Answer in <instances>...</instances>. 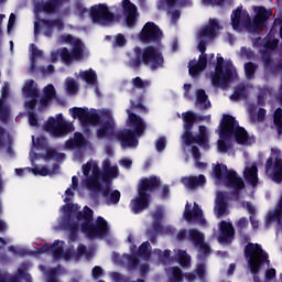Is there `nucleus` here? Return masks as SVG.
<instances>
[{
	"label": "nucleus",
	"mask_w": 282,
	"mask_h": 282,
	"mask_svg": "<svg viewBox=\"0 0 282 282\" xmlns=\"http://www.w3.org/2000/svg\"><path fill=\"white\" fill-rule=\"evenodd\" d=\"M28 173H32V169H15V175H18V177H23V175H28Z\"/></svg>",
	"instance_id": "obj_54"
},
{
	"label": "nucleus",
	"mask_w": 282,
	"mask_h": 282,
	"mask_svg": "<svg viewBox=\"0 0 282 282\" xmlns=\"http://www.w3.org/2000/svg\"><path fill=\"white\" fill-rule=\"evenodd\" d=\"M84 140L85 139L83 138V134L79 132H76L74 134V140L70 139V140L66 141L65 148L74 149V147H80L83 144Z\"/></svg>",
	"instance_id": "obj_39"
},
{
	"label": "nucleus",
	"mask_w": 282,
	"mask_h": 282,
	"mask_svg": "<svg viewBox=\"0 0 282 282\" xmlns=\"http://www.w3.org/2000/svg\"><path fill=\"white\" fill-rule=\"evenodd\" d=\"M90 17L94 23H99L101 25H107L113 21V14L109 12L107 4H96L90 9Z\"/></svg>",
	"instance_id": "obj_13"
},
{
	"label": "nucleus",
	"mask_w": 282,
	"mask_h": 282,
	"mask_svg": "<svg viewBox=\"0 0 282 282\" xmlns=\"http://www.w3.org/2000/svg\"><path fill=\"white\" fill-rule=\"evenodd\" d=\"M44 130L52 134L53 138H65L67 133L74 131V123L63 119V113H58L54 117L48 118L44 126Z\"/></svg>",
	"instance_id": "obj_11"
},
{
	"label": "nucleus",
	"mask_w": 282,
	"mask_h": 282,
	"mask_svg": "<svg viewBox=\"0 0 282 282\" xmlns=\"http://www.w3.org/2000/svg\"><path fill=\"white\" fill-rule=\"evenodd\" d=\"M58 169V165H55L52 170L42 166V167H34L31 169V173H33V175H41L42 177H45L47 175H54V173H56V170Z\"/></svg>",
	"instance_id": "obj_34"
},
{
	"label": "nucleus",
	"mask_w": 282,
	"mask_h": 282,
	"mask_svg": "<svg viewBox=\"0 0 282 282\" xmlns=\"http://www.w3.org/2000/svg\"><path fill=\"white\" fill-rule=\"evenodd\" d=\"M248 227V218H240L237 223V228H239L240 230H242V228H247Z\"/></svg>",
	"instance_id": "obj_58"
},
{
	"label": "nucleus",
	"mask_w": 282,
	"mask_h": 282,
	"mask_svg": "<svg viewBox=\"0 0 282 282\" xmlns=\"http://www.w3.org/2000/svg\"><path fill=\"white\" fill-rule=\"evenodd\" d=\"M274 124L278 129V133H282V109L278 108L274 112Z\"/></svg>",
	"instance_id": "obj_45"
},
{
	"label": "nucleus",
	"mask_w": 282,
	"mask_h": 282,
	"mask_svg": "<svg viewBox=\"0 0 282 282\" xmlns=\"http://www.w3.org/2000/svg\"><path fill=\"white\" fill-rule=\"evenodd\" d=\"M120 164L123 166V169H131V166L133 165V161H131L130 159H122L120 161Z\"/></svg>",
	"instance_id": "obj_59"
},
{
	"label": "nucleus",
	"mask_w": 282,
	"mask_h": 282,
	"mask_svg": "<svg viewBox=\"0 0 282 282\" xmlns=\"http://www.w3.org/2000/svg\"><path fill=\"white\" fill-rule=\"evenodd\" d=\"M196 274L202 280L206 279V265L198 264L197 268H196Z\"/></svg>",
	"instance_id": "obj_51"
},
{
	"label": "nucleus",
	"mask_w": 282,
	"mask_h": 282,
	"mask_svg": "<svg viewBox=\"0 0 282 282\" xmlns=\"http://www.w3.org/2000/svg\"><path fill=\"white\" fill-rule=\"evenodd\" d=\"M50 251L54 257L58 258L61 254H63V241H55L50 248Z\"/></svg>",
	"instance_id": "obj_43"
},
{
	"label": "nucleus",
	"mask_w": 282,
	"mask_h": 282,
	"mask_svg": "<svg viewBox=\"0 0 282 282\" xmlns=\"http://www.w3.org/2000/svg\"><path fill=\"white\" fill-rule=\"evenodd\" d=\"M182 183L184 184V186H186V188H189V189L197 188L206 184V176L198 175V176L184 177L182 178Z\"/></svg>",
	"instance_id": "obj_26"
},
{
	"label": "nucleus",
	"mask_w": 282,
	"mask_h": 282,
	"mask_svg": "<svg viewBox=\"0 0 282 282\" xmlns=\"http://www.w3.org/2000/svg\"><path fill=\"white\" fill-rule=\"evenodd\" d=\"M279 45V40L273 39L271 42L267 44L268 50H274Z\"/></svg>",
	"instance_id": "obj_63"
},
{
	"label": "nucleus",
	"mask_w": 282,
	"mask_h": 282,
	"mask_svg": "<svg viewBox=\"0 0 282 282\" xmlns=\"http://www.w3.org/2000/svg\"><path fill=\"white\" fill-rule=\"evenodd\" d=\"M265 175L270 177L273 182H282V159L281 151L278 149H271V155L267 160L264 165Z\"/></svg>",
	"instance_id": "obj_12"
},
{
	"label": "nucleus",
	"mask_w": 282,
	"mask_h": 282,
	"mask_svg": "<svg viewBox=\"0 0 282 282\" xmlns=\"http://www.w3.org/2000/svg\"><path fill=\"white\" fill-rule=\"evenodd\" d=\"M235 78H237V69L232 66V62H225L224 57L217 55L215 72L210 75L212 85L214 87H225Z\"/></svg>",
	"instance_id": "obj_7"
},
{
	"label": "nucleus",
	"mask_w": 282,
	"mask_h": 282,
	"mask_svg": "<svg viewBox=\"0 0 282 282\" xmlns=\"http://www.w3.org/2000/svg\"><path fill=\"white\" fill-rule=\"evenodd\" d=\"M166 149V138L161 137L156 140V151L162 152Z\"/></svg>",
	"instance_id": "obj_50"
},
{
	"label": "nucleus",
	"mask_w": 282,
	"mask_h": 282,
	"mask_svg": "<svg viewBox=\"0 0 282 282\" xmlns=\"http://www.w3.org/2000/svg\"><path fill=\"white\" fill-rule=\"evenodd\" d=\"M69 113L74 120L78 118L84 124H100L102 126L97 130V138L99 140H109L110 142H120L122 149H133L138 147V137L143 135L147 131V123L140 118V116L127 110L128 119L126 124L128 129L122 132H116V121L113 120V113L109 109H104L99 112H89L83 108H72Z\"/></svg>",
	"instance_id": "obj_1"
},
{
	"label": "nucleus",
	"mask_w": 282,
	"mask_h": 282,
	"mask_svg": "<svg viewBox=\"0 0 282 282\" xmlns=\"http://www.w3.org/2000/svg\"><path fill=\"white\" fill-rule=\"evenodd\" d=\"M154 252L159 254V258L161 259V261H164V259H169V257H171V251H164L163 253H161L160 250H156Z\"/></svg>",
	"instance_id": "obj_60"
},
{
	"label": "nucleus",
	"mask_w": 282,
	"mask_h": 282,
	"mask_svg": "<svg viewBox=\"0 0 282 282\" xmlns=\"http://www.w3.org/2000/svg\"><path fill=\"white\" fill-rule=\"evenodd\" d=\"M213 173L217 184H225V186H228L229 188H235V191L246 188L243 178L239 177L237 175V172L228 170L225 164L217 163L216 165H214Z\"/></svg>",
	"instance_id": "obj_9"
},
{
	"label": "nucleus",
	"mask_w": 282,
	"mask_h": 282,
	"mask_svg": "<svg viewBox=\"0 0 282 282\" xmlns=\"http://www.w3.org/2000/svg\"><path fill=\"white\" fill-rule=\"evenodd\" d=\"M250 21V14L247 11H242L241 8H238L237 11H234L231 14V25L234 30L239 29V23H246Z\"/></svg>",
	"instance_id": "obj_25"
},
{
	"label": "nucleus",
	"mask_w": 282,
	"mask_h": 282,
	"mask_svg": "<svg viewBox=\"0 0 282 282\" xmlns=\"http://www.w3.org/2000/svg\"><path fill=\"white\" fill-rule=\"evenodd\" d=\"M79 78H82V80H85V83H87L88 85H96V83H98V76L96 75V72H94V69L79 72Z\"/></svg>",
	"instance_id": "obj_30"
},
{
	"label": "nucleus",
	"mask_w": 282,
	"mask_h": 282,
	"mask_svg": "<svg viewBox=\"0 0 282 282\" xmlns=\"http://www.w3.org/2000/svg\"><path fill=\"white\" fill-rule=\"evenodd\" d=\"M52 100H56V89L54 85L48 84L43 89V96L40 99V108L43 109V107H47L48 102H52Z\"/></svg>",
	"instance_id": "obj_24"
},
{
	"label": "nucleus",
	"mask_w": 282,
	"mask_h": 282,
	"mask_svg": "<svg viewBox=\"0 0 282 282\" xmlns=\"http://www.w3.org/2000/svg\"><path fill=\"white\" fill-rule=\"evenodd\" d=\"M101 274H102V268L95 267L93 269V276H94V279H98Z\"/></svg>",
	"instance_id": "obj_61"
},
{
	"label": "nucleus",
	"mask_w": 282,
	"mask_h": 282,
	"mask_svg": "<svg viewBox=\"0 0 282 282\" xmlns=\"http://www.w3.org/2000/svg\"><path fill=\"white\" fill-rule=\"evenodd\" d=\"M14 23H17V15L11 13L8 22V32H12V28H14Z\"/></svg>",
	"instance_id": "obj_52"
},
{
	"label": "nucleus",
	"mask_w": 282,
	"mask_h": 282,
	"mask_svg": "<svg viewBox=\"0 0 282 282\" xmlns=\"http://www.w3.org/2000/svg\"><path fill=\"white\" fill-rule=\"evenodd\" d=\"M160 186V178L152 176L150 178H143L139 185V196L132 200L133 213H142L149 208V194L147 191H153Z\"/></svg>",
	"instance_id": "obj_10"
},
{
	"label": "nucleus",
	"mask_w": 282,
	"mask_h": 282,
	"mask_svg": "<svg viewBox=\"0 0 282 282\" xmlns=\"http://www.w3.org/2000/svg\"><path fill=\"white\" fill-rule=\"evenodd\" d=\"M162 36V31L153 22H148L139 34V41L141 43H151Z\"/></svg>",
	"instance_id": "obj_15"
},
{
	"label": "nucleus",
	"mask_w": 282,
	"mask_h": 282,
	"mask_svg": "<svg viewBox=\"0 0 282 282\" xmlns=\"http://www.w3.org/2000/svg\"><path fill=\"white\" fill-rule=\"evenodd\" d=\"M184 276H185L186 281H188V282H193V281H195V279H197V275H195V273H193V272L185 273Z\"/></svg>",
	"instance_id": "obj_64"
},
{
	"label": "nucleus",
	"mask_w": 282,
	"mask_h": 282,
	"mask_svg": "<svg viewBox=\"0 0 282 282\" xmlns=\"http://www.w3.org/2000/svg\"><path fill=\"white\" fill-rule=\"evenodd\" d=\"M22 94L24 98H28L25 107L32 109L39 98V85L33 79H28L22 87Z\"/></svg>",
	"instance_id": "obj_14"
},
{
	"label": "nucleus",
	"mask_w": 282,
	"mask_h": 282,
	"mask_svg": "<svg viewBox=\"0 0 282 282\" xmlns=\"http://www.w3.org/2000/svg\"><path fill=\"white\" fill-rule=\"evenodd\" d=\"M245 257L248 261L250 272L257 274L261 270L262 265H270V259L268 252H265L259 243H248L245 247Z\"/></svg>",
	"instance_id": "obj_8"
},
{
	"label": "nucleus",
	"mask_w": 282,
	"mask_h": 282,
	"mask_svg": "<svg viewBox=\"0 0 282 282\" xmlns=\"http://www.w3.org/2000/svg\"><path fill=\"white\" fill-rule=\"evenodd\" d=\"M253 12L256 13L251 30H259L262 28L263 23L272 17V11H268L265 7H253Z\"/></svg>",
	"instance_id": "obj_19"
},
{
	"label": "nucleus",
	"mask_w": 282,
	"mask_h": 282,
	"mask_svg": "<svg viewBox=\"0 0 282 282\" xmlns=\"http://www.w3.org/2000/svg\"><path fill=\"white\" fill-rule=\"evenodd\" d=\"M195 142L203 149H208L209 139H208V129L205 126L198 127V134L195 137Z\"/></svg>",
	"instance_id": "obj_28"
},
{
	"label": "nucleus",
	"mask_w": 282,
	"mask_h": 282,
	"mask_svg": "<svg viewBox=\"0 0 282 282\" xmlns=\"http://www.w3.org/2000/svg\"><path fill=\"white\" fill-rule=\"evenodd\" d=\"M220 138H230L234 135L238 144L250 147L254 142V137L248 135L246 129L239 127L237 121L230 115H223V120L219 124Z\"/></svg>",
	"instance_id": "obj_5"
},
{
	"label": "nucleus",
	"mask_w": 282,
	"mask_h": 282,
	"mask_svg": "<svg viewBox=\"0 0 282 282\" xmlns=\"http://www.w3.org/2000/svg\"><path fill=\"white\" fill-rule=\"evenodd\" d=\"M250 119L251 122L257 124V122H263L265 120V109H259L258 112L256 113L254 110L250 109Z\"/></svg>",
	"instance_id": "obj_40"
},
{
	"label": "nucleus",
	"mask_w": 282,
	"mask_h": 282,
	"mask_svg": "<svg viewBox=\"0 0 282 282\" xmlns=\"http://www.w3.org/2000/svg\"><path fill=\"white\" fill-rule=\"evenodd\" d=\"M256 72H257V65L252 63L245 64V73L247 78H253Z\"/></svg>",
	"instance_id": "obj_47"
},
{
	"label": "nucleus",
	"mask_w": 282,
	"mask_h": 282,
	"mask_svg": "<svg viewBox=\"0 0 282 282\" xmlns=\"http://www.w3.org/2000/svg\"><path fill=\"white\" fill-rule=\"evenodd\" d=\"M8 91L9 87L3 86L1 90L2 98H0V116H8V113H10V108L6 106V98H8Z\"/></svg>",
	"instance_id": "obj_33"
},
{
	"label": "nucleus",
	"mask_w": 282,
	"mask_h": 282,
	"mask_svg": "<svg viewBox=\"0 0 282 282\" xmlns=\"http://www.w3.org/2000/svg\"><path fill=\"white\" fill-rule=\"evenodd\" d=\"M124 45H127V39L124 37V35L118 34L115 37V46L116 47H124Z\"/></svg>",
	"instance_id": "obj_49"
},
{
	"label": "nucleus",
	"mask_w": 282,
	"mask_h": 282,
	"mask_svg": "<svg viewBox=\"0 0 282 282\" xmlns=\"http://www.w3.org/2000/svg\"><path fill=\"white\" fill-rule=\"evenodd\" d=\"M29 124L31 127H37L39 124V120L36 119V116H34V113L32 112L29 113Z\"/></svg>",
	"instance_id": "obj_57"
},
{
	"label": "nucleus",
	"mask_w": 282,
	"mask_h": 282,
	"mask_svg": "<svg viewBox=\"0 0 282 282\" xmlns=\"http://www.w3.org/2000/svg\"><path fill=\"white\" fill-rule=\"evenodd\" d=\"M189 238L196 246H199L200 254H210V247L204 241V234L197 231V229H191Z\"/></svg>",
	"instance_id": "obj_21"
},
{
	"label": "nucleus",
	"mask_w": 282,
	"mask_h": 282,
	"mask_svg": "<svg viewBox=\"0 0 282 282\" xmlns=\"http://www.w3.org/2000/svg\"><path fill=\"white\" fill-rule=\"evenodd\" d=\"M30 51H31V54H32L31 61L33 63L31 65V72H34V69H35V67H34V58H39V56H43V51L39 50L36 47V45H34V44H31Z\"/></svg>",
	"instance_id": "obj_44"
},
{
	"label": "nucleus",
	"mask_w": 282,
	"mask_h": 282,
	"mask_svg": "<svg viewBox=\"0 0 282 282\" xmlns=\"http://www.w3.org/2000/svg\"><path fill=\"white\" fill-rule=\"evenodd\" d=\"M183 121H184V129L185 131H191L193 129V126L195 124V112L187 111L182 115Z\"/></svg>",
	"instance_id": "obj_31"
},
{
	"label": "nucleus",
	"mask_w": 282,
	"mask_h": 282,
	"mask_svg": "<svg viewBox=\"0 0 282 282\" xmlns=\"http://www.w3.org/2000/svg\"><path fill=\"white\" fill-rule=\"evenodd\" d=\"M219 235L218 241L219 243H232V239H235V227L231 221L221 220L218 224Z\"/></svg>",
	"instance_id": "obj_17"
},
{
	"label": "nucleus",
	"mask_w": 282,
	"mask_h": 282,
	"mask_svg": "<svg viewBox=\"0 0 282 282\" xmlns=\"http://www.w3.org/2000/svg\"><path fill=\"white\" fill-rule=\"evenodd\" d=\"M134 53L138 58L130 61V67H138L140 63L148 65L152 69L164 67V56H162V51L158 46H147L143 51L140 46H137L134 47Z\"/></svg>",
	"instance_id": "obj_6"
},
{
	"label": "nucleus",
	"mask_w": 282,
	"mask_h": 282,
	"mask_svg": "<svg viewBox=\"0 0 282 282\" xmlns=\"http://www.w3.org/2000/svg\"><path fill=\"white\" fill-rule=\"evenodd\" d=\"M182 140L186 147L193 144L195 141V138H193V133H191V130H185L184 134L182 135Z\"/></svg>",
	"instance_id": "obj_48"
},
{
	"label": "nucleus",
	"mask_w": 282,
	"mask_h": 282,
	"mask_svg": "<svg viewBox=\"0 0 282 282\" xmlns=\"http://www.w3.org/2000/svg\"><path fill=\"white\" fill-rule=\"evenodd\" d=\"M108 230L109 227L107 226V220H105L102 217H98L95 227L86 228L85 234L89 239H96V237H102V235H107Z\"/></svg>",
	"instance_id": "obj_18"
},
{
	"label": "nucleus",
	"mask_w": 282,
	"mask_h": 282,
	"mask_svg": "<svg viewBox=\"0 0 282 282\" xmlns=\"http://www.w3.org/2000/svg\"><path fill=\"white\" fill-rule=\"evenodd\" d=\"M218 151L219 153H227L228 147L226 145V142H224L223 139L218 140Z\"/></svg>",
	"instance_id": "obj_55"
},
{
	"label": "nucleus",
	"mask_w": 282,
	"mask_h": 282,
	"mask_svg": "<svg viewBox=\"0 0 282 282\" xmlns=\"http://www.w3.org/2000/svg\"><path fill=\"white\" fill-rule=\"evenodd\" d=\"M247 94H248V89L246 88V86L238 85L235 88L234 94L230 96V100H232L234 102H238V100H243V98H246Z\"/></svg>",
	"instance_id": "obj_32"
},
{
	"label": "nucleus",
	"mask_w": 282,
	"mask_h": 282,
	"mask_svg": "<svg viewBox=\"0 0 282 282\" xmlns=\"http://www.w3.org/2000/svg\"><path fill=\"white\" fill-rule=\"evenodd\" d=\"M131 85L134 89H149V87H151V82L149 79H142L141 77H135L131 80Z\"/></svg>",
	"instance_id": "obj_38"
},
{
	"label": "nucleus",
	"mask_w": 282,
	"mask_h": 282,
	"mask_svg": "<svg viewBox=\"0 0 282 282\" xmlns=\"http://www.w3.org/2000/svg\"><path fill=\"white\" fill-rule=\"evenodd\" d=\"M170 14L172 23H176L181 17L180 11H172Z\"/></svg>",
	"instance_id": "obj_62"
},
{
	"label": "nucleus",
	"mask_w": 282,
	"mask_h": 282,
	"mask_svg": "<svg viewBox=\"0 0 282 282\" xmlns=\"http://www.w3.org/2000/svg\"><path fill=\"white\" fill-rule=\"evenodd\" d=\"M243 177L246 182L250 184L254 188L257 184H259V170L254 164H247L243 170Z\"/></svg>",
	"instance_id": "obj_22"
},
{
	"label": "nucleus",
	"mask_w": 282,
	"mask_h": 282,
	"mask_svg": "<svg viewBox=\"0 0 282 282\" xmlns=\"http://www.w3.org/2000/svg\"><path fill=\"white\" fill-rule=\"evenodd\" d=\"M82 170L83 175L85 176V180L83 181L84 186L94 193H98V191H100L101 182L117 180V177L120 175L118 165H111V161H109V159H106L102 162V174H100V167L98 166V163L94 160H90L84 164Z\"/></svg>",
	"instance_id": "obj_2"
},
{
	"label": "nucleus",
	"mask_w": 282,
	"mask_h": 282,
	"mask_svg": "<svg viewBox=\"0 0 282 282\" xmlns=\"http://www.w3.org/2000/svg\"><path fill=\"white\" fill-rule=\"evenodd\" d=\"M150 250H151V243L143 242L139 248V254H141V257H144V259H149L151 257Z\"/></svg>",
	"instance_id": "obj_46"
},
{
	"label": "nucleus",
	"mask_w": 282,
	"mask_h": 282,
	"mask_svg": "<svg viewBox=\"0 0 282 282\" xmlns=\"http://www.w3.org/2000/svg\"><path fill=\"white\" fill-rule=\"evenodd\" d=\"M176 259L182 268H188V265H191V256H188L186 251L177 250Z\"/></svg>",
	"instance_id": "obj_37"
},
{
	"label": "nucleus",
	"mask_w": 282,
	"mask_h": 282,
	"mask_svg": "<svg viewBox=\"0 0 282 282\" xmlns=\"http://www.w3.org/2000/svg\"><path fill=\"white\" fill-rule=\"evenodd\" d=\"M196 107L198 109H210V100H208V95L204 89L196 90Z\"/></svg>",
	"instance_id": "obj_29"
},
{
	"label": "nucleus",
	"mask_w": 282,
	"mask_h": 282,
	"mask_svg": "<svg viewBox=\"0 0 282 282\" xmlns=\"http://www.w3.org/2000/svg\"><path fill=\"white\" fill-rule=\"evenodd\" d=\"M214 213L218 218L230 215V210H228V204H226V200H224V193L221 192L216 194Z\"/></svg>",
	"instance_id": "obj_23"
},
{
	"label": "nucleus",
	"mask_w": 282,
	"mask_h": 282,
	"mask_svg": "<svg viewBox=\"0 0 282 282\" xmlns=\"http://www.w3.org/2000/svg\"><path fill=\"white\" fill-rule=\"evenodd\" d=\"M166 274L170 282H182V270L180 268L169 269Z\"/></svg>",
	"instance_id": "obj_36"
},
{
	"label": "nucleus",
	"mask_w": 282,
	"mask_h": 282,
	"mask_svg": "<svg viewBox=\"0 0 282 282\" xmlns=\"http://www.w3.org/2000/svg\"><path fill=\"white\" fill-rule=\"evenodd\" d=\"M77 217L79 220L84 219V221H91L94 218V210L86 206L84 207V213H79Z\"/></svg>",
	"instance_id": "obj_42"
},
{
	"label": "nucleus",
	"mask_w": 282,
	"mask_h": 282,
	"mask_svg": "<svg viewBox=\"0 0 282 282\" xmlns=\"http://www.w3.org/2000/svg\"><path fill=\"white\" fill-rule=\"evenodd\" d=\"M121 7L123 10V17L126 19V25L133 28L138 22V7L131 2V0H122Z\"/></svg>",
	"instance_id": "obj_16"
},
{
	"label": "nucleus",
	"mask_w": 282,
	"mask_h": 282,
	"mask_svg": "<svg viewBox=\"0 0 282 282\" xmlns=\"http://www.w3.org/2000/svg\"><path fill=\"white\" fill-rule=\"evenodd\" d=\"M64 3H69V0H50L42 6V10L46 14H56Z\"/></svg>",
	"instance_id": "obj_27"
},
{
	"label": "nucleus",
	"mask_w": 282,
	"mask_h": 282,
	"mask_svg": "<svg viewBox=\"0 0 282 282\" xmlns=\"http://www.w3.org/2000/svg\"><path fill=\"white\" fill-rule=\"evenodd\" d=\"M104 197H106L107 204H118L120 202V192L112 191L111 193L105 192Z\"/></svg>",
	"instance_id": "obj_41"
},
{
	"label": "nucleus",
	"mask_w": 282,
	"mask_h": 282,
	"mask_svg": "<svg viewBox=\"0 0 282 282\" xmlns=\"http://www.w3.org/2000/svg\"><path fill=\"white\" fill-rule=\"evenodd\" d=\"M183 217L185 221H188L189 224L191 221H198V224L203 225L206 224L204 213L202 212V208H199V205H197L196 203H194V208L192 212L188 210V203L186 204Z\"/></svg>",
	"instance_id": "obj_20"
},
{
	"label": "nucleus",
	"mask_w": 282,
	"mask_h": 282,
	"mask_svg": "<svg viewBox=\"0 0 282 282\" xmlns=\"http://www.w3.org/2000/svg\"><path fill=\"white\" fill-rule=\"evenodd\" d=\"M276 276V270L275 269H268L265 271V281H272Z\"/></svg>",
	"instance_id": "obj_53"
},
{
	"label": "nucleus",
	"mask_w": 282,
	"mask_h": 282,
	"mask_svg": "<svg viewBox=\"0 0 282 282\" xmlns=\"http://www.w3.org/2000/svg\"><path fill=\"white\" fill-rule=\"evenodd\" d=\"M59 41L61 43H68V45H72V50L69 51L67 47H63L53 51L51 53L52 63H57L58 58H61L65 65H72V63H76L85 58L87 50L83 41L76 37H72V35H62Z\"/></svg>",
	"instance_id": "obj_4"
},
{
	"label": "nucleus",
	"mask_w": 282,
	"mask_h": 282,
	"mask_svg": "<svg viewBox=\"0 0 282 282\" xmlns=\"http://www.w3.org/2000/svg\"><path fill=\"white\" fill-rule=\"evenodd\" d=\"M219 30H221V26H219L217 19H209L207 25L198 32L197 48L202 54L198 59H193L188 63L189 75L197 76V74H200V72L206 69V65H208V59L206 58V55H204V52H206V41L215 39L219 33Z\"/></svg>",
	"instance_id": "obj_3"
},
{
	"label": "nucleus",
	"mask_w": 282,
	"mask_h": 282,
	"mask_svg": "<svg viewBox=\"0 0 282 282\" xmlns=\"http://www.w3.org/2000/svg\"><path fill=\"white\" fill-rule=\"evenodd\" d=\"M110 276L113 282H124V278L118 272L110 273Z\"/></svg>",
	"instance_id": "obj_56"
},
{
	"label": "nucleus",
	"mask_w": 282,
	"mask_h": 282,
	"mask_svg": "<svg viewBox=\"0 0 282 282\" xmlns=\"http://www.w3.org/2000/svg\"><path fill=\"white\" fill-rule=\"evenodd\" d=\"M65 91L68 94V96H76V94H78V84H76L74 78H66Z\"/></svg>",
	"instance_id": "obj_35"
}]
</instances>
